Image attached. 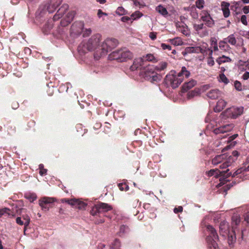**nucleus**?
I'll return each instance as SVG.
<instances>
[{
    "instance_id": "1",
    "label": "nucleus",
    "mask_w": 249,
    "mask_h": 249,
    "mask_svg": "<svg viewBox=\"0 0 249 249\" xmlns=\"http://www.w3.org/2000/svg\"><path fill=\"white\" fill-rule=\"evenodd\" d=\"M244 107H232L227 109L221 115L219 118L214 119V114L211 112L208 114L205 122L208 123L210 122V125L213 127L214 126L217 127L213 130V132L215 134L224 133L231 131L233 128L232 124H223L220 119L223 118H232L235 119L239 116L243 114Z\"/></svg>"
},
{
    "instance_id": "2",
    "label": "nucleus",
    "mask_w": 249,
    "mask_h": 249,
    "mask_svg": "<svg viewBox=\"0 0 249 249\" xmlns=\"http://www.w3.org/2000/svg\"><path fill=\"white\" fill-rule=\"evenodd\" d=\"M102 36L97 34L93 35L87 41L82 42L78 47V51L81 53H85L87 51H96L94 57L98 59L101 52Z\"/></svg>"
},
{
    "instance_id": "3",
    "label": "nucleus",
    "mask_w": 249,
    "mask_h": 249,
    "mask_svg": "<svg viewBox=\"0 0 249 249\" xmlns=\"http://www.w3.org/2000/svg\"><path fill=\"white\" fill-rule=\"evenodd\" d=\"M190 75V72L187 70L185 67H183L181 71L179 72L171 71L169 74L166 75L165 79V82L173 88H176L182 82L184 77L187 78Z\"/></svg>"
},
{
    "instance_id": "4",
    "label": "nucleus",
    "mask_w": 249,
    "mask_h": 249,
    "mask_svg": "<svg viewBox=\"0 0 249 249\" xmlns=\"http://www.w3.org/2000/svg\"><path fill=\"white\" fill-rule=\"evenodd\" d=\"M133 57L132 53L126 48L114 51L108 55L109 59L116 60L118 62L126 61Z\"/></svg>"
},
{
    "instance_id": "5",
    "label": "nucleus",
    "mask_w": 249,
    "mask_h": 249,
    "mask_svg": "<svg viewBox=\"0 0 249 249\" xmlns=\"http://www.w3.org/2000/svg\"><path fill=\"white\" fill-rule=\"evenodd\" d=\"M155 66L149 65L142 72V75L146 80L152 83L161 80V75L155 71Z\"/></svg>"
},
{
    "instance_id": "6",
    "label": "nucleus",
    "mask_w": 249,
    "mask_h": 249,
    "mask_svg": "<svg viewBox=\"0 0 249 249\" xmlns=\"http://www.w3.org/2000/svg\"><path fill=\"white\" fill-rule=\"evenodd\" d=\"M234 159L228 157L226 154H221L215 156L212 160V163L213 165H217L220 164V168L225 169L231 165L234 162Z\"/></svg>"
},
{
    "instance_id": "7",
    "label": "nucleus",
    "mask_w": 249,
    "mask_h": 249,
    "mask_svg": "<svg viewBox=\"0 0 249 249\" xmlns=\"http://www.w3.org/2000/svg\"><path fill=\"white\" fill-rule=\"evenodd\" d=\"M207 229L209 232V235L206 238L209 249H220L217 243L218 236L215 230L211 225H207Z\"/></svg>"
},
{
    "instance_id": "8",
    "label": "nucleus",
    "mask_w": 249,
    "mask_h": 249,
    "mask_svg": "<svg viewBox=\"0 0 249 249\" xmlns=\"http://www.w3.org/2000/svg\"><path fill=\"white\" fill-rule=\"evenodd\" d=\"M118 45V41L114 38H107L102 42L101 56L105 55L109 51L116 47Z\"/></svg>"
},
{
    "instance_id": "9",
    "label": "nucleus",
    "mask_w": 249,
    "mask_h": 249,
    "mask_svg": "<svg viewBox=\"0 0 249 249\" xmlns=\"http://www.w3.org/2000/svg\"><path fill=\"white\" fill-rule=\"evenodd\" d=\"M201 19L205 23V24L209 27H212L214 25V21L211 17L210 12L206 10H202L200 13Z\"/></svg>"
},
{
    "instance_id": "10",
    "label": "nucleus",
    "mask_w": 249,
    "mask_h": 249,
    "mask_svg": "<svg viewBox=\"0 0 249 249\" xmlns=\"http://www.w3.org/2000/svg\"><path fill=\"white\" fill-rule=\"evenodd\" d=\"M193 28L196 32L200 37H204L207 36L209 32L207 28L204 26L203 23L193 24Z\"/></svg>"
},
{
    "instance_id": "11",
    "label": "nucleus",
    "mask_w": 249,
    "mask_h": 249,
    "mask_svg": "<svg viewBox=\"0 0 249 249\" xmlns=\"http://www.w3.org/2000/svg\"><path fill=\"white\" fill-rule=\"evenodd\" d=\"M61 0H46L45 7L49 13L53 12L60 4Z\"/></svg>"
},
{
    "instance_id": "12",
    "label": "nucleus",
    "mask_w": 249,
    "mask_h": 249,
    "mask_svg": "<svg viewBox=\"0 0 249 249\" xmlns=\"http://www.w3.org/2000/svg\"><path fill=\"white\" fill-rule=\"evenodd\" d=\"M84 23L82 22H75L71 27V33L75 35H79L83 31Z\"/></svg>"
},
{
    "instance_id": "13",
    "label": "nucleus",
    "mask_w": 249,
    "mask_h": 249,
    "mask_svg": "<svg viewBox=\"0 0 249 249\" xmlns=\"http://www.w3.org/2000/svg\"><path fill=\"white\" fill-rule=\"evenodd\" d=\"M111 209L108 204L101 202L93 207V211L95 209L99 213H103L110 211Z\"/></svg>"
},
{
    "instance_id": "14",
    "label": "nucleus",
    "mask_w": 249,
    "mask_h": 249,
    "mask_svg": "<svg viewBox=\"0 0 249 249\" xmlns=\"http://www.w3.org/2000/svg\"><path fill=\"white\" fill-rule=\"evenodd\" d=\"M75 15L74 11H71L67 13L66 17L61 21L60 24L62 26H66L73 20Z\"/></svg>"
},
{
    "instance_id": "15",
    "label": "nucleus",
    "mask_w": 249,
    "mask_h": 249,
    "mask_svg": "<svg viewBox=\"0 0 249 249\" xmlns=\"http://www.w3.org/2000/svg\"><path fill=\"white\" fill-rule=\"evenodd\" d=\"M144 65L143 58L140 57L135 59L132 65L130 67L132 71H135L138 69H140Z\"/></svg>"
},
{
    "instance_id": "16",
    "label": "nucleus",
    "mask_w": 249,
    "mask_h": 249,
    "mask_svg": "<svg viewBox=\"0 0 249 249\" xmlns=\"http://www.w3.org/2000/svg\"><path fill=\"white\" fill-rule=\"evenodd\" d=\"M69 6L67 4L63 5L57 12L53 17V20H58L65 14L68 9Z\"/></svg>"
},
{
    "instance_id": "17",
    "label": "nucleus",
    "mask_w": 249,
    "mask_h": 249,
    "mask_svg": "<svg viewBox=\"0 0 249 249\" xmlns=\"http://www.w3.org/2000/svg\"><path fill=\"white\" fill-rule=\"evenodd\" d=\"M230 3L226 1H222L221 3V10L225 18H228L230 15L229 9Z\"/></svg>"
},
{
    "instance_id": "18",
    "label": "nucleus",
    "mask_w": 249,
    "mask_h": 249,
    "mask_svg": "<svg viewBox=\"0 0 249 249\" xmlns=\"http://www.w3.org/2000/svg\"><path fill=\"white\" fill-rule=\"evenodd\" d=\"M196 81L195 80H191L188 82L185 83L182 87V91L185 92L190 89L196 84Z\"/></svg>"
},
{
    "instance_id": "19",
    "label": "nucleus",
    "mask_w": 249,
    "mask_h": 249,
    "mask_svg": "<svg viewBox=\"0 0 249 249\" xmlns=\"http://www.w3.org/2000/svg\"><path fill=\"white\" fill-rule=\"evenodd\" d=\"M221 92L217 89H213L210 90L207 94L208 98L211 99H216L221 96Z\"/></svg>"
},
{
    "instance_id": "20",
    "label": "nucleus",
    "mask_w": 249,
    "mask_h": 249,
    "mask_svg": "<svg viewBox=\"0 0 249 249\" xmlns=\"http://www.w3.org/2000/svg\"><path fill=\"white\" fill-rule=\"evenodd\" d=\"M219 229L223 235H227L229 232V226L226 221H223L220 223Z\"/></svg>"
},
{
    "instance_id": "21",
    "label": "nucleus",
    "mask_w": 249,
    "mask_h": 249,
    "mask_svg": "<svg viewBox=\"0 0 249 249\" xmlns=\"http://www.w3.org/2000/svg\"><path fill=\"white\" fill-rule=\"evenodd\" d=\"M226 105L227 102L225 100L223 99L219 100L216 104V106L214 108V111H221L226 107Z\"/></svg>"
},
{
    "instance_id": "22",
    "label": "nucleus",
    "mask_w": 249,
    "mask_h": 249,
    "mask_svg": "<svg viewBox=\"0 0 249 249\" xmlns=\"http://www.w3.org/2000/svg\"><path fill=\"white\" fill-rule=\"evenodd\" d=\"M225 41L219 42V47H221L222 43L229 42L232 45H235L236 43V39L233 34L230 35L227 38H225Z\"/></svg>"
},
{
    "instance_id": "23",
    "label": "nucleus",
    "mask_w": 249,
    "mask_h": 249,
    "mask_svg": "<svg viewBox=\"0 0 249 249\" xmlns=\"http://www.w3.org/2000/svg\"><path fill=\"white\" fill-rule=\"evenodd\" d=\"M247 172H249V165H248L247 168L244 169L242 168L238 169L237 170L234 172L232 176V177H235L237 175H239L238 177L241 178Z\"/></svg>"
},
{
    "instance_id": "24",
    "label": "nucleus",
    "mask_w": 249,
    "mask_h": 249,
    "mask_svg": "<svg viewBox=\"0 0 249 249\" xmlns=\"http://www.w3.org/2000/svg\"><path fill=\"white\" fill-rule=\"evenodd\" d=\"M74 200L75 201H74V203H73L72 206L79 209H85L87 205L85 203L78 199L74 198Z\"/></svg>"
},
{
    "instance_id": "25",
    "label": "nucleus",
    "mask_w": 249,
    "mask_h": 249,
    "mask_svg": "<svg viewBox=\"0 0 249 249\" xmlns=\"http://www.w3.org/2000/svg\"><path fill=\"white\" fill-rule=\"evenodd\" d=\"M224 172L220 171L218 169H211L207 172L208 176H214L215 178H218L220 175H222V174Z\"/></svg>"
},
{
    "instance_id": "26",
    "label": "nucleus",
    "mask_w": 249,
    "mask_h": 249,
    "mask_svg": "<svg viewBox=\"0 0 249 249\" xmlns=\"http://www.w3.org/2000/svg\"><path fill=\"white\" fill-rule=\"evenodd\" d=\"M231 61V59L225 55H223L221 56L218 57L216 59V62L219 64L221 65L222 63L230 62Z\"/></svg>"
},
{
    "instance_id": "27",
    "label": "nucleus",
    "mask_w": 249,
    "mask_h": 249,
    "mask_svg": "<svg viewBox=\"0 0 249 249\" xmlns=\"http://www.w3.org/2000/svg\"><path fill=\"white\" fill-rule=\"evenodd\" d=\"M200 94V90L198 89H195L189 91L187 95V97L188 99H190L195 96H197Z\"/></svg>"
},
{
    "instance_id": "28",
    "label": "nucleus",
    "mask_w": 249,
    "mask_h": 249,
    "mask_svg": "<svg viewBox=\"0 0 249 249\" xmlns=\"http://www.w3.org/2000/svg\"><path fill=\"white\" fill-rule=\"evenodd\" d=\"M169 41L175 46H180L183 44V42L181 38L177 37L173 39H169Z\"/></svg>"
},
{
    "instance_id": "29",
    "label": "nucleus",
    "mask_w": 249,
    "mask_h": 249,
    "mask_svg": "<svg viewBox=\"0 0 249 249\" xmlns=\"http://www.w3.org/2000/svg\"><path fill=\"white\" fill-rule=\"evenodd\" d=\"M156 11L162 16H167L168 14L166 9L161 5L158 6L156 8Z\"/></svg>"
},
{
    "instance_id": "30",
    "label": "nucleus",
    "mask_w": 249,
    "mask_h": 249,
    "mask_svg": "<svg viewBox=\"0 0 249 249\" xmlns=\"http://www.w3.org/2000/svg\"><path fill=\"white\" fill-rule=\"evenodd\" d=\"M167 64L165 62H162L158 65L155 66V69L158 71H161L164 70L167 67Z\"/></svg>"
},
{
    "instance_id": "31",
    "label": "nucleus",
    "mask_w": 249,
    "mask_h": 249,
    "mask_svg": "<svg viewBox=\"0 0 249 249\" xmlns=\"http://www.w3.org/2000/svg\"><path fill=\"white\" fill-rule=\"evenodd\" d=\"M53 197H44L39 200V201L43 202L45 204L52 203L55 201Z\"/></svg>"
},
{
    "instance_id": "32",
    "label": "nucleus",
    "mask_w": 249,
    "mask_h": 249,
    "mask_svg": "<svg viewBox=\"0 0 249 249\" xmlns=\"http://www.w3.org/2000/svg\"><path fill=\"white\" fill-rule=\"evenodd\" d=\"M24 196L25 197L31 202H33L37 198L36 195L35 193H27Z\"/></svg>"
},
{
    "instance_id": "33",
    "label": "nucleus",
    "mask_w": 249,
    "mask_h": 249,
    "mask_svg": "<svg viewBox=\"0 0 249 249\" xmlns=\"http://www.w3.org/2000/svg\"><path fill=\"white\" fill-rule=\"evenodd\" d=\"M143 60L145 59L153 62H157L158 61L157 58L153 54L150 53L146 54V56L143 57Z\"/></svg>"
},
{
    "instance_id": "34",
    "label": "nucleus",
    "mask_w": 249,
    "mask_h": 249,
    "mask_svg": "<svg viewBox=\"0 0 249 249\" xmlns=\"http://www.w3.org/2000/svg\"><path fill=\"white\" fill-rule=\"evenodd\" d=\"M5 214L8 215V216H14V214H13L11 210L6 208L2 209L1 210H0V217Z\"/></svg>"
},
{
    "instance_id": "35",
    "label": "nucleus",
    "mask_w": 249,
    "mask_h": 249,
    "mask_svg": "<svg viewBox=\"0 0 249 249\" xmlns=\"http://www.w3.org/2000/svg\"><path fill=\"white\" fill-rule=\"evenodd\" d=\"M135 6L140 8L143 7L145 6L144 2L142 0H131Z\"/></svg>"
},
{
    "instance_id": "36",
    "label": "nucleus",
    "mask_w": 249,
    "mask_h": 249,
    "mask_svg": "<svg viewBox=\"0 0 249 249\" xmlns=\"http://www.w3.org/2000/svg\"><path fill=\"white\" fill-rule=\"evenodd\" d=\"M219 81L227 84L229 83V80L224 73H221L219 75Z\"/></svg>"
},
{
    "instance_id": "37",
    "label": "nucleus",
    "mask_w": 249,
    "mask_h": 249,
    "mask_svg": "<svg viewBox=\"0 0 249 249\" xmlns=\"http://www.w3.org/2000/svg\"><path fill=\"white\" fill-rule=\"evenodd\" d=\"M142 16L143 14L141 12L139 11H136L131 15V17L133 20H136L140 18Z\"/></svg>"
},
{
    "instance_id": "38",
    "label": "nucleus",
    "mask_w": 249,
    "mask_h": 249,
    "mask_svg": "<svg viewBox=\"0 0 249 249\" xmlns=\"http://www.w3.org/2000/svg\"><path fill=\"white\" fill-rule=\"evenodd\" d=\"M195 4L197 8L201 9L204 7L205 1L204 0H196Z\"/></svg>"
},
{
    "instance_id": "39",
    "label": "nucleus",
    "mask_w": 249,
    "mask_h": 249,
    "mask_svg": "<svg viewBox=\"0 0 249 249\" xmlns=\"http://www.w3.org/2000/svg\"><path fill=\"white\" fill-rule=\"evenodd\" d=\"M190 15L192 18L194 19H197L199 17L198 12L194 8H191Z\"/></svg>"
},
{
    "instance_id": "40",
    "label": "nucleus",
    "mask_w": 249,
    "mask_h": 249,
    "mask_svg": "<svg viewBox=\"0 0 249 249\" xmlns=\"http://www.w3.org/2000/svg\"><path fill=\"white\" fill-rule=\"evenodd\" d=\"M232 224H234L235 225H237L239 224L240 222V218L239 215H234L232 217Z\"/></svg>"
},
{
    "instance_id": "41",
    "label": "nucleus",
    "mask_w": 249,
    "mask_h": 249,
    "mask_svg": "<svg viewBox=\"0 0 249 249\" xmlns=\"http://www.w3.org/2000/svg\"><path fill=\"white\" fill-rule=\"evenodd\" d=\"M21 218L25 222V228L29 225L30 222V218L27 214H24L22 216Z\"/></svg>"
},
{
    "instance_id": "42",
    "label": "nucleus",
    "mask_w": 249,
    "mask_h": 249,
    "mask_svg": "<svg viewBox=\"0 0 249 249\" xmlns=\"http://www.w3.org/2000/svg\"><path fill=\"white\" fill-rule=\"evenodd\" d=\"M120 242L118 239H115L112 245V248L113 249H120Z\"/></svg>"
},
{
    "instance_id": "43",
    "label": "nucleus",
    "mask_w": 249,
    "mask_h": 249,
    "mask_svg": "<svg viewBox=\"0 0 249 249\" xmlns=\"http://www.w3.org/2000/svg\"><path fill=\"white\" fill-rule=\"evenodd\" d=\"M75 201L74 198L71 199L63 198L61 199V202L62 203H67L72 206H73V204L74 203Z\"/></svg>"
},
{
    "instance_id": "44",
    "label": "nucleus",
    "mask_w": 249,
    "mask_h": 249,
    "mask_svg": "<svg viewBox=\"0 0 249 249\" xmlns=\"http://www.w3.org/2000/svg\"><path fill=\"white\" fill-rule=\"evenodd\" d=\"M16 222L19 225H24V232L26 230V228H25V222L23 220H21V217H18L16 218Z\"/></svg>"
},
{
    "instance_id": "45",
    "label": "nucleus",
    "mask_w": 249,
    "mask_h": 249,
    "mask_svg": "<svg viewBox=\"0 0 249 249\" xmlns=\"http://www.w3.org/2000/svg\"><path fill=\"white\" fill-rule=\"evenodd\" d=\"M234 87L238 91H241L242 90V87L241 83L238 81L234 82Z\"/></svg>"
},
{
    "instance_id": "46",
    "label": "nucleus",
    "mask_w": 249,
    "mask_h": 249,
    "mask_svg": "<svg viewBox=\"0 0 249 249\" xmlns=\"http://www.w3.org/2000/svg\"><path fill=\"white\" fill-rule=\"evenodd\" d=\"M207 64L210 67L213 66L214 64V61L213 57H208L207 59Z\"/></svg>"
},
{
    "instance_id": "47",
    "label": "nucleus",
    "mask_w": 249,
    "mask_h": 249,
    "mask_svg": "<svg viewBox=\"0 0 249 249\" xmlns=\"http://www.w3.org/2000/svg\"><path fill=\"white\" fill-rule=\"evenodd\" d=\"M116 13L117 14H118L119 15H123L124 14L125 10L122 7H119L117 9V10L116 11Z\"/></svg>"
},
{
    "instance_id": "48",
    "label": "nucleus",
    "mask_w": 249,
    "mask_h": 249,
    "mask_svg": "<svg viewBox=\"0 0 249 249\" xmlns=\"http://www.w3.org/2000/svg\"><path fill=\"white\" fill-rule=\"evenodd\" d=\"M210 88V86L209 85H205L202 86L200 88L198 89L200 90V93L201 92H204L207 90L209 89Z\"/></svg>"
},
{
    "instance_id": "49",
    "label": "nucleus",
    "mask_w": 249,
    "mask_h": 249,
    "mask_svg": "<svg viewBox=\"0 0 249 249\" xmlns=\"http://www.w3.org/2000/svg\"><path fill=\"white\" fill-rule=\"evenodd\" d=\"M157 33L156 32H150L149 34V36L152 40H155L157 38Z\"/></svg>"
},
{
    "instance_id": "50",
    "label": "nucleus",
    "mask_w": 249,
    "mask_h": 249,
    "mask_svg": "<svg viewBox=\"0 0 249 249\" xmlns=\"http://www.w3.org/2000/svg\"><path fill=\"white\" fill-rule=\"evenodd\" d=\"M83 36H89V35L91 33V30L89 29H86L85 30H83Z\"/></svg>"
},
{
    "instance_id": "51",
    "label": "nucleus",
    "mask_w": 249,
    "mask_h": 249,
    "mask_svg": "<svg viewBox=\"0 0 249 249\" xmlns=\"http://www.w3.org/2000/svg\"><path fill=\"white\" fill-rule=\"evenodd\" d=\"M238 156V152L236 151H234L232 153V155L229 156L228 155V157H232V158H233L234 159V162L236 160L237 157Z\"/></svg>"
},
{
    "instance_id": "52",
    "label": "nucleus",
    "mask_w": 249,
    "mask_h": 249,
    "mask_svg": "<svg viewBox=\"0 0 249 249\" xmlns=\"http://www.w3.org/2000/svg\"><path fill=\"white\" fill-rule=\"evenodd\" d=\"M39 205L41 207L42 209L43 210L45 211H48L49 208V207H47L46 204L43 203V202H41L39 201Z\"/></svg>"
},
{
    "instance_id": "53",
    "label": "nucleus",
    "mask_w": 249,
    "mask_h": 249,
    "mask_svg": "<svg viewBox=\"0 0 249 249\" xmlns=\"http://www.w3.org/2000/svg\"><path fill=\"white\" fill-rule=\"evenodd\" d=\"M241 21L244 25H247L248 24L247 17L245 15H242L241 16Z\"/></svg>"
},
{
    "instance_id": "54",
    "label": "nucleus",
    "mask_w": 249,
    "mask_h": 249,
    "mask_svg": "<svg viewBox=\"0 0 249 249\" xmlns=\"http://www.w3.org/2000/svg\"><path fill=\"white\" fill-rule=\"evenodd\" d=\"M161 47L162 48V49L163 50H166V49H167L168 50H171V47L170 45H167L164 43H162L161 44Z\"/></svg>"
},
{
    "instance_id": "55",
    "label": "nucleus",
    "mask_w": 249,
    "mask_h": 249,
    "mask_svg": "<svg viewBox=\"0 0 249 249\" xmlns=\"http://www.w3.org/2000/svg\"><path fill=\"white\" fill-rule=\"evenodd\" d=\"M235 241V236L234 235H231L228 238V242L230 245L233 242Z\"/></svg>"
},
{
    "instance_id": "56",
    "label": "nucleus",
    "mask_w": 249,
    "mask_h": 249,
    "mask_svg": "<svg viewBox=\"0 0 249 249\" xmlns=\"http://www.w3.org/2000/svg\"><path fill=\"white\" fill-rule=\"evenodd\" d=\"M97 15L98 18H101L103 15L107 16V14L103 12L101 9H99L97 12Z\"/></svg>"
},
{
    "instance_id": "57",
    "label": "nucleus",
    "mask_w": 249,
    "mask_h": 249,
    "mask_svg": "<svg viewBox=\"0 0 249 249\" xmlns=\"http://www.w3.org/2000/svg\"><path fill=\"white\" fill-rule=\"evenodd\" d=\"M195 48L194 47H187L185 49L186 53H191L195 52Z\"/></svg>"
},
{
    "instance_id": "58",
    "label": "nucleus",
    "mask_w": 249,
    "mask_h": 249,
    "mask_svg": "<svg viewBox=\"0 0 249 249\" xmlns=\"http://www.w3.org/2000/svg\"><path fill=\"white\" fill-rule=\"evenodd\" d=\"M124 185L125 186V191L128 190V186H127L126 185L124 184H123V183H120V184H119V187L121 191H123V190H124V187H123V186H124Z\"/></svg>"
},
{
    "instance_id": "59",
    "label": "nucleus",
    "mask_w": 249,
    "mask_h": 249,
    "mask_svg": "<svg viewBox=\"0 0 249 249\" xmlns=\"http://www.w3.org/2000/svg\"><path fill=\"white\" fill-rule=\"evenodd\" d=\"M183 211V208L181 206H179L178 208H175L174 209L175 213H177L178 212H181Z\"/></svg>"
},
{
    "instance_id": "60",
    "label": "nucleus",
    "mask_w": 249,
    "mask_h": 249,
    "mask_svg": "<svg viewBox=\"0 0 249 249\" xmlns=\"http://www.w3.org/2000/svg\"><path fill=\"white\" fill-rule=\"evenodd\" d=\"M242 78L245 80H248L249 78V72L246 71L245 72L242 76Z\"/></svg>"
},
{
    "instance_id": "61",
    "label": "nucleus",
    "mask_w": 249,
    "mask_h": 249,
    "mask_svg": "<svg viewBox=\"0 0 249 249\" xmlns=\"http://www.w3.org/2000/svg\"><path fill=\"white\" fill-rule=\"evenodd\" d=\"M243 11L246 14H248L249 13V5L244 7Z\"/></svg>"
},
{
    "instance_id": "62",
    "label": "nucleus",
    "mask_w": 249,
    "mask_h": 249,
    "mask_svg": "<svg viewBox=\"0 0 249 249\" xmlns=\"http://www.w3.org/2000/svg\"><path fill=\"white\" fill-rule=\"evenodd\" d=\"M215 45H217V42L214 38H212L211 39V48H212V47Z\"/></svg>"
},
{
    "instance_id": "63",
    "label": "nucleus",
    "mask_w": 249,
    "mask_h": 249,
    "mask_svg": "<svg viewBox=\"0 0 249 249\" xmlns=\"http://www.w3.org/2000/svg\"><path fill=\"white\" fill-rule=\"evenodd\" d=\"M46 173H47L46 169H40L39 174H40V175H41V176L45 175L46 174Z\"/></svg>"
},
{
    "instance_id": "64",
    "label": "nucleus",
    "mask_w": 249,
    "mask_h": 249,
    "mask_svg": "<svg viewBox=\"0 0 249 249\" xmlns=\"http://www.w3.org/2000/svg\"><path fill=\"white\" fill-rule=\"evenodd\" d=\"M245 219L248 223H249V212L246 214Z\"/></svg>"
}]
</instances>
